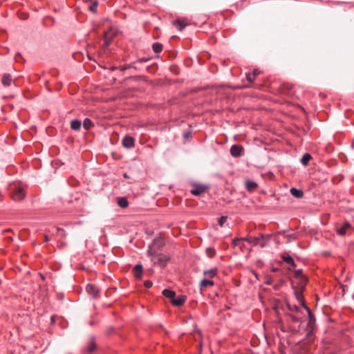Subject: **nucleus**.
Returning a JSON list of instances; mask_svg holds the SVG:
<instances>
[{
  "label": "nucleus",
  "mask_w": 354,
  "mask_h": 354,
  "mask_svg": "<svg viewBox=\"0 0 354 354\" xmlns=\"http://www.w3.org/2000/svg\"><path fill=\"white\" fill-rule=\"evenodd\" d=\"M270 235L260 234L259 236H247L245 237H241L244 241L254 245H259L261 248H265L270 239Z\"/></svg>",
  "instance_id": "nucleus-1"
},
{
  "label": "nucleus",
  "mask_w": 354,
  "mask_h": 354,
  "mask_svg": "<svg viewBox=\"0 0 354 354\" xmlns=\"http://www.w3.org/2000/svg\"><path fill=\"white\" fill-rule=\"evenodd\" d=\"M147 255L150 257L153 264L160 268H165L170 260L169 257L162 253L154 252L153 254H147Z\"/></svg>",
  "instance_id": "nucleus-2"
},
{
  "label": "nucleus",
  "mask_w": 354,
  "mask_h": 354,
  "mask_svg": "<svg viewBox=\"0 0 354 354\" xmlns=\"http://www.w3.org/2000/svg\"><path fill=\"white\" fill-rule=\"evenodd\" d=\"M162 293L164 296L169 298L171 304L176 306H182L187 299V297L183 295L176 297V293L171 289H163Z\"/></svg>",
  "instance_id": "nucleus-3"
},
{
  "label": "nucleus",
  "mask_w": 354,
  "mask_h": 354,
  "mask_svg": "<svg viewBox=\"0 0 354 354\" xmlns=\"http://www.w3.org/2000/svg\"><path fill=\"white\" fill-rule=\"evenodd\" d=\"M217 274V269L216 268H212L203 272L204 279L200 281L201 288L205 287L207 286H212L214 285L212 277L216 276Z\"/></svg>",
  "instance_id": "nucleus-4"
},
{
  "label": "nucleus",
  "mask_w": 354,
  "mask_h": 354,
  "mask_svg": "<svg viewBox=\"0 0 354 354\" xmlns=\"http://www.w3.org/2000/svg\"><path fill=\"white\" fill-rule=\"evenodd\" d=\"M354 231V227L348 221L342 223L341 225H336L335 232L339 236H345Z\"/></svg>",
  "instance_id": "nucleus-5"
},
{
  "label": "nucleus",
  "mask_w": 354,
  "mask_h": 354,
  "mask_svg": "<svg viewBox=\"0 0 354 354\" xmlns=\"http://www.w3.org/2000/svg\"><path fill=\"white\" fill-rule=\"evenodd\" d=\"M164 245V241L161 237L153 239L152 243L149 246L147 254L158 252L163 248Z\"/></svg>",
  "instance_id": "nucleus-6"
},
{
  "label": "nucleus",
  "mask_w": 354,
  "mask_h": 354,
  "mask_svg": "<svg viewBox=\"0 0 354 354\" xmlns=\"http://www.w3.org/2000/svg\"><path fill=\"white\" fill-rule=\"evenodd\" d=\"M295 294V296L297 298V299L301 302V304H302L304 308L307 311L308 315L309 323L314 322L315 321V318L313 315L310 308L304 304V298H303V295H302L301 292L297 290Z\"/></svg>",
  "instance_id": "nucleus-7"
},
{
  "label": "nucleus",
  "mask_w": 354,
  "mask_h": 354,
  "mask_svg": "<svg viewBox=\"0 0 354 354\" xmlns=\"http://www.w3.org/2000/svg\"><path fill=\"white\" fill-rule=\"evenodd\" d=\"M208 187L207 185L194 183L192 185V189L190 190V192L194 196H200L205 193Z\"/></svg>",
  "instance_id": "nucleus-8"
},
{
  "label": "nucleus",
  "mask_w": 354,
  "mask_h": 354,
  "mask_svg": "<svg viewBox=\"0 0 354 354\" xmlns=\"http://www.w3.org/2000/svg\"><path fill=\"white\" fill-rule=\"evenodd\" d=\"M244 149L241 145H234L230 148V154L235 158L240 157L243 153Z\"/></svg>",
  "instance_id": "nucleus-9"
},
{
  "label": "nucleus",
  "mask_w": 354,
  "mask_h": 354,
  "mask_svg": "<svg viewBox=\"0 0 354 354\" xmlns=\"http://www.w3.org/2000/svg\"><path fill=\"white\" fill-rule=\"evenodd\" d=\"M135 140L133 137L125 136L122 139V145L127 149H131L134 147Z\"/></svg>",
  "instance_id": "nucleus-10"
},
{
  "label": "nucleus",
  "mask_w": 354,
  "mask_h": 354,
  "mask_svg": "<svg viewBox=\"0 0 354 354\" xmlns=\"http://www.w3.org/2000/svg\"><path fill=\"white\" fill-rule=\"evenodd\" d=\"M25 196L24 191L22 188L16 189L12 194V198L14 201H21Z\"/></svg>",
  "instance_id": "nucleus-11"
},
{
  "label": "nucleus",
  "mask_w": 354,
  "mask_h": 354,
  "mask_svg": "<svg viewBox=\"0 0 354 354\" xmlns=\"http://www.w3.org/2000/svg\"><path fill=\"white\" fill-rule=\"evenodd\" d=\"M281 259H282L283 261H284L286 263H287L288 266H290V267L291 268H293L296 267V264H295V263L294 261V259L290 255H288V254H282L281 255Z\"/></svg>",
  "instance_id": "nucleus-12"
},
{
  "label": "nucleus",
  "mask_w": 354,
  "mask_h": 354,
  "mask_svg": "<svg viewBox=\"0 0 354 354\" xmlns=\"http://www.w3.org/2000/svg\"><path fill=\"white\" fill-rule=\"evenodd\" d=\"M245 189L250 192H254L258 187V184L256 182L250 180H246L245 182Z\"/></svg>",
  "instance_id": "nucleus-13"
},
{
  "label": "nucleus",
  "mask_w": 354,
  "mask_h": 354,
  "mask_svg": "<svg viewBox=\"0 0 354 354\" xmlns=\"http://www.w3.org/2000/svg\"><path fill=\"white\" fill-rule=\"evenodd\" d=\"M12 81V77L8 73L3 74L2 79H1V83L5 86H8L11 84Z\"/></svg>",
  "instance_id": "nucleus-14"
},
{
  "label": "nucleus",
  "mask_w": 354,
  "mask_h": 354,
  "mask_svg": "<svg viewBox=\"0 0 354 354\" xmlns=\"http://www.w3.org/2000/svg\"><path fill=\"white\" fill-rule=\"evenodd\" d=\"M142 266L141 264H136L133 268V272L136 278H140L142 273Z\"/></svg>",
  "instance_id": "nucleus-15"
},
{
  "label": "nucleus",
  "mask_w": 354,
  "mask_h": 354,
  "mask_svg": "<svg viewBox=\"0 0 354 354\" xmlns=\"http://www.w3.org/2000/svg\"><path fill=\"white\" fill-rule=\"evenodd\" d=\"M96 348V343L93 340H90L86 346V351L88 354H92Z\"/></svg>",
  "instance_id": "nucleus-16"
},
{
  "label": "nucleus",
  "mask_w": 354,
  "mask_h": 354,
  "mask_svg": "<svg viewBox=\"0 0 354 354\" xmlns=\"http://www.w3.org/2000/svg\"><path fill=\"white\" fill-rule=\"evenodd\" d=\"M290 194L297 198H301L304 196V192L302 190L292 187L290 190Z\"/></svg>",
  "instance_id": "nucleus-17"
},
{
  "label": "nucleus",
  "mask_w": 354,
  "mask_h": 354,
  "mask_svg": "<svg viewBox=\"0 0 354 354\" xmlns=\"http://www.w3.org/2000/svg\"><path fill=\"white\" fill-rule=\"evenodd\" d=\"M174 25L178 30L182 31L183 28L187 25V24L185 23L184 20L177 19L174 21Z\"/></svg>",
  "instance_id": "nucleus-18"
},
{
  "label": "nucleus",
  "mask_w": 354,
  "mask_h": 354,
  "mask_svg": "<svg viewBox=\"0 0 354 354\" xmlns=\"http://www.w3.org/2000/svg\"><path fill=\"white\" fill-rule=\"evenodd\" d=\"M111 36L109 31L104 32L103 46L107 48L111 43Z\"/></svg>",
  "instance_id": "nucleus-19"
},
{
  "label": "nucleus",
  "mask_w": 354,
  "mask_h": 354,
  "mask_svg": "<svg viewBox=\"0 0 354 354\" xmlns=\"http://www.w3.org/2000/svg\"><path fill=\"white\" fill-rule=\"evenodd\" d=\"M117 203L121 208H126L129 205V202L125 197L118 198Z\"/></svg>",
  "instance_id": "nucleus-20"
},
{
  "label": "nucleus",
  "mask_w": 354,
  "mask_h": 354,
  "mask_svg": "<svg viewBox=\"0 0 354 354\" xmlns=\"http://www.w3.org/2000/svg\"><path fill=\"white\" fill-rule=\"evenodd\" d=\"M82 125L81 122L79 120H73L71 122V128L73 130L77 131L80 129Z\"/></svg>",
  "instance_id": "nucleus-21"
},
{
  "label": "nucleus",
  "mask_w": 354,
  "mask_h": 354,
  "mask_svg": "<svg viewBox=\"0 0 354 354\" xmlns=\"http://www.w3.org/2000/svg\"><path fill=\"white\" fill-rule=\"evenodd\" d=\"M149 59H150V58L148 57H141V58H138L137 59V61H136V62H133L132 64H131L129 66V67H133V68H136V64H138V63H145V62H148Z\"/></svg>",
  "instance_id": "nucleus-22"
},
{
  "label": "nucleus",
  "mask_w": 354,
  "mask_h": 354,
  "mask_svg": "<svg viewBox=\"0 0 354 354\" xmlns=\"http://www.w3.org/2000/svg\"><path fill=\"white\" fill-rule=\"evenodd\" d=\"M312 158L310 154L306 153L305 154H304V156H302L301 159V163L304 165V166H306L310 160Z\"/></svg>",
  "instance_id": "nucleus-23"
},
{
  "label": "nucleus",
  "mask_w": 354,
  "mask_h": 354,
  "mask_svg": "<svg viewBox=\"0 0 354 354\" xmlns=\"http://www.w3.org/2000/svg\"><path fill=\"white\" fill-rule=\"evenodd\" d=\"M152 49L155 53H158L162 51V45L160 43L156 42V43L153 44Z\"/></svg>",
  "instance_id": "nucleus-24"
},
{
  "label": "nucleus",
  "mask_w": 354,
  "mask_h": 354,
  "mask_svg": "<svg viewBox=\"0 0 354 354\" xmlns=\"http://www.w3.org/2000/svg\"><path fill=\"white\" fill-rule=\"evenodd\" d=\"M93 126V122L89 118H85L83 122V127L85 129L88 130Z\"/></svg>",
  "instance_id": "nucleus-25"
},
{
  "label": "nucleus",
  "mask_w": 354,
  "mask_h": 354,
  "mask_svg": "<svg viewBox=\"0 0 354 354\" xmlns=\"http://www.w3.org/2000/svg\"><path fill=\"white\" fill-rule=\"evenodd\" d=\"M86 292L93 298L97 297L98 295V289H86Z\"/></svg>",
  "instance_id": "nucleus-26"
},
{
  "label": "nucleus",
  "mask_w": 354,
  "mask_h": 354,
  "mask_svg": "<svg viewBox=\"0 0 354 354\" xmlns=\"http://www.w3.org/2000/svg\"><path fill=\"white\" fill-rule=\"evenodd\" d=\"M206 254L209 258H212L216 254V250L213 248H207L206 249Z\"/></svg>",
  "instance_id": "nucleus-27"
},
{
  "label": "nucleus",
  "mask_w": 354,
  "mask_h": 354,
  "mask_svg": "<svg viewBox=\"0 0 354 354\" xmlns=\"http://www.w3.org/2000/svg\"><path fill=\"white\" fill-rule=\"evenodd\" d=\"M97 6H98L97 1H93L92 3L91 4V6H89V10L94 13L96 12Z\"/></svg>",
  "instance_id": "nucleus-28"
},
{
  "label": "nucleus",
  "mask_w": 354,
  "mask_h": 354,
  "mask_svg": "<svg viewBox=\"0 0 354 354\" xmlns=\"http://www.w3.org/2000/svg\"><path fill=\"white\" fill-rule=\"evenodd\" d=\"M245 76H246V79H247L248 82L250 84L252 83L254 81L255 78H256L255 77V75H252V73H247L245 74Z\"/></svg>",
  "instance_id": "nucleus-29"
},
{
  "label": "nucleus",
  "mask_w": 354,
  "mask_h": 354,
  "mask_svg": "<svg viewBox=\"0 0 354 354\" xmlns=\"http://www.w3.org/2000/svg\"><path fill=\"white\" fill-rule=\"evenodd\" d=\"M227 216H222L218 219V224L221 227H223L225 223L227 221Z\"/></svg>",
  "instance_id": "nucleus-30"
},
{
  "label": "nucleus",
  "mask_w": 354,
  "mask_h": 354,
  "mask_svg": "<svg viewBox=\"0 0 354 354\" xmlns=\"http://www.w3.org/2000/svg\"><path fill=\"white\" fill-rule=\"evenodd\" d=\"M287 306L290 311L297 312L299 310V307L295 305H290V304H287Z\"/></svg>",
  "instance_id": "nucleus-31"
},
{
  "label": "nucleus",
  "mask_w": 354,
  "mask_h": 354,
  "mask_svg": "<svg viewBox=\"0 0 354 354\" xmlns=\"http://www.w3.org/2000/svg\"><path fill=\"white\" fill-rule=\"evenodd\" d=\"M243 241V239H241V238H236V239H234L232 240V244L234 245V246H236L239 243V241Z\"/></svg>",
  "instance_id": "nucleus-32"
},
{
  "label": "nucleus",
  "mask_w": 354,
  "mask_h": 354,
  "mask_svg": "<svg viewBox=\"0 0 354 354\" xmlns=\"http://www.w3.org/2000/svg\"><path fill=\"white\" fill-rule=\"evenodd\" d=\"M145 288H151L152 286V282L149 280H147L145 281Z\"/></svg>",
  "instance_id": "nucleus-33"
},
{
  "label": "nucleus",
  "mask_w": 354,
  "mask_h": 354,
  "mask_svg": "<svg viewBox=\"0 0 354 354\" xmlns=\"http://www.w3.org/2000/svg\"><path fill=\"white\" fill-rule=\"evenodd\" d=\"M295 275L297 277H303V272H302V270H298L296 271L295 272Z\"/></svg>",
  "instance_id": "nucleus-34"
},
{
  "label": "nucleus",
  "mask_w": 354,
  "mask_h": 354,
  "mask_svg": "<svg viewBox=\"0 0 354 354\" xmlns=\"http://www.w3.org/2000/svg\"><path fill=\"white\" fill-rule=\"evenodd\" d=\"M290 317L291 318V319L293 321V322H299V318H298L297 316L294 315H290Z\"/></svg>",
  "instance_id": "nucleus-35"
},
{
  "label": "nucleus",
  "mask_w": 354,
  "mask_h": 354,
  "mask_svg": "<svg viewBox=\"0 0 354 354\" xmlns=\"http://www.w3.org/2000/svg\"><path fill=\"white\" fill-rule=\"evenodd\" d=\"M259 71L258 69H254L252 72V75H255V77L259 74Z\"/></svg>",
  "instance_id": "nucleus-36"
},
{
  "label": "nucleus",
  "mask_w": 354,
  "mask_h": 354,
  "mask_svg": "<svg viewBox=\"0 0 354 354\" xmlns=\"http://www.w3.org/2000/svg\"><path fill=\"white\" fill-rule=\"evenodd\" d=\"M86 288H93V285H91V284H90V283H88V284L86 285Z\"/></svg>",
  "instance_id": "nucleus-37"
},
{
  "label": "nucleus",
  "mask_w": 354,
  "mask_h": 354,
  "mask_svg": "<svg viewBox=\"0 0 354 354\" xmlns=\"http://www.w3.org/2000/svg\"><path fill=\"white\" fill-rule=\"evenodd\" d=\"M189 133H184V135H183L184 138H188V137H189Z\"/></svg>",
  "instance_id": "nucleus-38"
},
{
  "label": "nucleus",
  "mask_w": 354,
  "mask_h": 354,
  "mask_svg": "<svg viewBox=\"0 0 354 354\" xmlns=\"http://www.w3.org/2000/svg\"><path fill=\"white\" fill-rule=\"evenodd\" d=\"M351 147L354 149V140L352 141L351 144Z\"/></svg>",
  "instance_id": "nucleus-39"
},
{
  "label": "nucleus",
  "mask_w": 354,
  "mask_h": 354,
  "mask_svg": "<svg viewBox=\"0 0 354 354\" xmlns=\"http://www.w3.org/2000/svg\"><path fill=\"white\" fill-rule=\"evenodd\" d=\"M266 283L268 284V285H270V281L269 280L266 281Z\"/></svg>",
  "instance_id": "nucleus-40"
},
{
  "label": "nucleus",
  "mask_w": 354,
  "mask_h": 354,
  "mask_svg": "<svg viewBox=\"0 0 354 354\" xmlns=\"http://www.w3.org/2000/svg\"><path fill=\"white\" fill-rule=\"evenodd\" d=\"M16 56H20L19 53H17ZM15 59H17V57H15Z\"/></svg>",
  "instance_id": "nucleus-41"
},
{
  "label": "nucleus",
  "mask_w": 354,
  "mask_h": 354,
  "mask_svg": "<svg viewBox=\"0 0 354 354\" xmlns=\"http://www.w3.org/2000/svg\"><path fill=\"white\" fill-rule=\"evenodd\" d=\"M45 239H46V241H48V239L47 236H46Z\"/></svg>",
  "instance_id": "nucleus-42"
},
{
  "label": "nucleus",
  "mask_w": 354,
  "mask_h": 354,
  "mask_svg": "<svg viewBox=\"0 0 354 354\" xmlns=\"http://www.w3.org/2000/svg\"><path fill=\"white\" fill-rule=\"evenodd\" d=\"M54 318H55V317H54V316H52V317H51V319H52V321H53V322H54Z\"/></svg>",
  "instance_id": "nucleus-43"
},
{
  "label": "nucleus",
  "mask_w": 354,
  "mask_h": 354,
  "mask_svg": "<svg viewBox=\"0 0 354 354\" xmlns=\"http://www.w3.org/2000/svg\"><path fill=\"white\" fill-rule=\"evenodd\" d=\"M200 294H202V289H200V292H199Z\"/></svg>",
  "instance_id": "nucleus-44"
},
{
  "label": "nucleus",
  "mask_w": 354,
  "mask_h": 354,
  "mask_svg": "<svg viewBox=\"0 0 354 354\" xmlns=\"http://www.w3.org/2000/svg\"><path fill=\"white\" fill-rule=\"evenodd\" d=\"M294 88V86L290 87V90H292Z\"/></svg>",
  "instance_id": "nucleus-45"
}]
</instances>
